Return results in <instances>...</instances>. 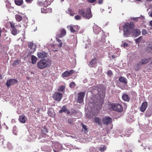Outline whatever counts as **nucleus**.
<instances>
[{"label":"nucleus","mask_w":152,"mask_h":152,"mask_svg":"<svg viewBox=\"0 0 152 152\" xmlns=\"http://www.w3.org/2000/svg\"><path fill=\"white\" fill-rule=\"evenodd\" d=\"M58 42L59 43V44L58 45L59 47H61L62 46V42L61 40H60L59 39H58L56 38Z\"/></svg>","instance_id":"nucleus-50"},{"label":"nucleus","mask_w":152,"mask_h":152,"mask_svg":"<svg viewBox=\"0 0 152 152\" xmlns=\"http://www.w3.org/2000/svg\"><path fill=\"white\" fill-rule=\"evenodd\" d=\"M18 120L20 123L24 124L25 123L26 121L27 120V118L25 116L23 115H21L19 116Z\"/></svg>","instance_id":"nucleus-18"},{"label":"nucleus","mask_w":152,"mask_h":152,"mask_svg":"<svg viewBox=\"0 0 152 152\" xmlns=\"http://www.w3.org/2000/svg\"><path fill=\"white\" fill-rule=\"evenodd\" d=\"M42 134L43 137H48V135L46 134V133H48V131L46 127L44 126L42 128Z\"/></svg>","instance_id":"nucleus-19"},{"label":"nucleus","mask_w":152,"mask_h":152,"mask_svg":"<svg viewBox=\"0 0 152 152\" xmlns=\"http://www.w3.org/2000/svg\"><path fill=\"white\" fill-rule=\"evenodd\" d=\"M149 24H150V26H152V20L150 22Z\"/></svg>","instance_id":"nucleus-64"},{"label":"nucleus","mask_w":152,"mask_h":152,"mask_svg":"<svg viewBox=\"0 0 152 152\" xmlns=\"http://www.w3.org/2000/svg\"><path fill=\"white\" fill-rule=\"evenodd\" d=\"M65 87L64 86H61L58 89V90L60 92H62L64 90Z\"/></svg>","instance_id":"nucleus-47"},{"label":"nucleus","mask_w":152,"mask_h":152,"mask_svg":"<svg viewBox=\"0 0 152 152\" xmlns=\"http://www.w3.org/2000/svg\"><path fill=\"white\" fill-rule=\"evenodd\" d=\"M20 62V61L18 60H15L13 63L12 64V65L13 66H15L19 64Z\"/></svg>","instance_id":"nucleus-42"},{"label":"nucleus","mask_w":152,"mask_h":152,"mask_svg":"<svg viewBox=\"0 0 152 152\" xmlns=\"http://www.w3.org/2000/svg\"><path fill=\"white\" fill-rule=\"evenodd\" d=\"M67 28L68 29L70 30L71 32L73 33L75 32V30H74V28H73V26H67Z\"/></svg>","instance_id":"nucleus-37"},{"label":"nucleus","mask_w":152,"mask_h":152,"mask_svg":"<svg viewBox=\"0 0 152 152\" xmlns=\"http://www.w3.org/2000/svg\"><path fill=\"white\" fill-rule=\"evenodd\" d=\"M89 150L90 152H99L98 149L93 146L90 147Z\"/></svg>","instance_id":"nucleus-33"},{"label":"nucleus","mask_w":152,"mask_h":152,"mask_svg":"<svg viewBox=\"0 0 152 152\" xmlns=\"http://www.w3.org/2000/svg\"><path fill=\"white\" fill-rule=\"evenodd\" d=\"M122 98L124 101L126 102L129 101L130 99L129 96L125 93L123 94Z\"/></svg>","instance_id":"nucleus-22"},{"label":"nucleus","mask_w":152,"mask_h":152,"mask_svg":"<svg viewBox=\"0 0 152 152\" xmlns=\"http://www.w3.org/2000/svg\"><path fill=\"white\" fill-rule=\"evenodd\" d=\"M48 113L49 116L51 117H54L55 115V113L53 110L52 109L49 110L48 111Z\"/></svg>","instance_id":"nucleus-26"},{"label":"nucleus","mask_w":152,"mask_h":152,"mask_svg":"<svg viewBox=\"0 0 152 152\" xmlns=\"http://www.w3.org/2000/svg\"><path fill=\"white\" fill-rule=\"evenodd\" d=\"M62 75L63 77H68L70 75H69L68 71H66L62 74Z\"/></svg>","instance_id":"nucleus-39"},{"label":"nucleus","mask_w":152,"mask_h":152,"mask_svg":"<svg viewBox=\"0 0 152 152\" xmlns=\"http://www.w3.org/2000/svg\"><path fill=\"white\" fill-rule=\"evenodd\" d=\"M104 0H98L97 3L98 4H102L103 3Z\"/></svg>","instance_id":"nucleus-54"},{"label":"nucleus","mask_w":152,"mask_h":152,"mask_svg":"<svg viewBox=\"0 0 152 152\" xmlns=\"http://www.w3.org/2000/svg\"><path fill=\"white\" fill-rule=\"evenodd\" d=\"M10 30L11 33L13 35H15L17 34V30L15 28V24L13 22H10Z\"/></svg>","instance_id":"nucleus-11"},{"label":"nucleus","mask_w":152,"mask_h":152,"mask_svg":"<svg viewBox=\"0 0 152 152\" xmlns=\"http://www.w3.org/2000/svg\"><path fill=\"white\" fill-rule=\"evenodd\" d=\"M73 28H74L75 30V31H76L79 30L80 28V27L77 25L73 26Z\"/></svg>","instance_id":"nucleus-43"},{"label":"nucleus","mask_w":152,"mask_h":152,"mask_svg":"<svg viewBox=\"0 0 152 152\" xmlns=\"http://www.w3.org/2000/svg\"><path fill=\"white\" fill-rule=\"evenodd\" d=\"M142 34L143 35H145L148 33L147 31L146 30L144 29L142 30Z\"/></svg>","instance_id":"nucleus-49"},{"label":"nucleus","mask_w":152,"mask_h":152,"mask_svg":"<svg viewBox=\"0 0 152 152\" xmlns=\"http://www.w3.org/2000/svg\"><path fill=\"white\" fill-rule=\"evenodd\" d=\"M131 133L130 132H129L127 131V132L126 133L125 136H127V137H128L129 135L131 134Z\"/></svg>","instance_id":"nucleus-58"},{"label":"nucleus","mask_w":152,"mask_h":152,"mask_svg":"<svg viewBox=\"0 0 152 152\" xmlns=\"http://www.w3.org/2000/svg\"><path fill=\"white\" fill-rule=\"evenodd\" d=\"M124 29V37H127L131 35L130 31V30L134 27L133 23L131 22L130 23H126L125 25L123 26Z\"/></svg>","instance_id":"nucleus-3"},{"label":"nucleus","mask_w":152,"mask_h":152,"mask_svg":"<svg viewBox=\"0 0 152 152\" xmlns=\"http://www.w3.org/2000/svg\"><path fill=\"white\" fill-rule=\"evenodd\" d=\"M85 94V92H83L78 93L77 101L79 103H80L83 101V98Z\"/></svg>","instance_id":"nucleus-9"},{"label":"nucleus","mask_w":152,"mask_h":152,"mask_svg":"<svg viewBox=\"0 0 152 152\" xmlns=\"http://www.w3.org/2000/svg\"><path fill=\"white\" fill-rule=\"evenodd\" d=\"M75 18L77 20H80L81 19V17L80 15H76L75 16Z\"/></svg>","instance_id":"nucleus-48"},{"label":"nucleus","mask_w":152,"mask_h":152,"mask_svg":"<svg viewBox=\"0 0 152 152\" xmlns=\"http://www.w3.org/2000/svg\"><path fill=\"white\" fill-rule=\"evenodd\" d=\"M28 48H30V53H34L36 50V45L33 43L30 42L28 43Z\"/></svg>","instance_id":"nucleus-10"},{"label":"nucleus","mask_w":152,"mask_h":152,"mask_svg":"<svg viewBox=\"0 0 152 152\" xmlns=\"http://www.w3.org/2000/svg\"><path fill=\"white\" fill-rule=\"evenodd\" d=\"M52 146L54 152H59L62 149V145L58 142L54 143Z\"/></svg>","instance_id":"nucleus-6"},{"label":"nucleus","mask_w":152,"mask_h":152,"mask_svg":"<svg viewBox=\"0 0 152 152\" xmlns=\"http://www.w3.org/2000/svg\"><path fill=\"white\" fill-rule=\"evenodd\" d=\"M41 12L42 13H47L48 12H51V8H48V9L47 8H41Z\"/></svg>","instance_id":"nucleus-27"},{"label":"nucleus","mask_w":152,"mask_h":152,"mask_svg":"<svg viewBox=\"0 0 152 152\" xmlns=\"http://www.w3.org/2000/svg\"><path fill=\"white\" fill-rule=\"evenodd\" d=\"M82 126L84 130L85 131H87V128L86 126L84 124H82Z\"/></svg>","instance_id":"nucleus-52"},{"label":"nucleus","mask_w":152,"mask_h":152,"mask_svg":"<svg viewBox=\"0 0 152 152\" xmlns=\"http://www.w3.org/2000/svg\"><path fill=\"white\" fill-rule=\"evenodd\" d=\"M128 45V44L125 42H124L123 44V46L124 47H126Z\"/></svg>","instance_id":"nucleus-61"},{"label":"nucleus","mask_w":152,"mask_h":152,"mask_svg":"<svg viewBox=\"0 0 152 152\" xmlns=\"http://www.w3.org/2000/svg\"><path fill=\"white\" fill-rule=\"evenodd\" d=\"M145 50L147 52L152 53V45H149L146 48Z\"/></svg>","instance_id":"nucleus-34"},{"label":"nucleus","mask_w":152,"mask_h":152,"mask_svg":"<svg viewBox=\"0 0 152 152\" xmlns=\"http://www.w3.org/2000/svg\"><path fill=\"white\" fill-rule=\"evenodd\" d=\"M118 80L121 82L125 84L127 83L126 79L123 76L120 77L118 79Z\"/></svg>","instance_id":"nucleus-23"},{"label":"nucleus","mask_w":152,"mask_h":152,"mask_svg":"<svg viewBox=\"0 0 152 152\" xmlns=\"http://www.w3.org/2000/svg\"><path fill=\"white\" fill-rule=\"evenodd\" d=\"M139 19L143 20L145 19V18L144 16L142 15H141L140 17L136 18H132V20L135 22L138 21Z\"/></svg>","instance_id":"nucleus-29"},{"label":"nucleus","mask_w":152,"mask_h":152,"mask_svg":"<svg viewBox=\"0 0 152 152\" xmlns=\"http://www.w3.org/2000/svg\"><path fill=\"white\" fill-rule=\"evenodd\" d=\"M64 145L67 147L69 148H72V149H80V148L78 147H77L75 145H72V144L69 143L65 144Z\"/></svg>","instance_id":"nucleus-24"},{"label":"nucleus","mask_w":152,"mask_h":152,"mask_svg":"<svg viewBox=\"0 0 152 152\" xmlns=\"http://www.w3.org/2000/svg\"><path fill=\"white\" fill-rule=\"evenodd\" d=\"M67 110L68 109L66 107L65 105H64L62 107L61 109L59 110V112L60 113H62L63 112L66 113Z\"/></svg>","instance_id":"nucleus-28"},{"label":"nucleus","mask_w":152,"mask_h":152,"mask_svg":"<svg viewBox=\"0 0 152 152\" xmlns=\"http://www.w3.org/2000/svg\"><path fill=\"white\" fill-rule=\"evenodd\" d=\"M97 63V58H93L90 61L89 66L90 67H94L96 66Z\"/></svg>","instance_id":"nucleus-14"},{"label":"nucleus","mask_w":152,"mask_h":152,"mask_svg":"<svg viewBox=\"0 0 152 152\" xmlns=\"http://www.w3.org/2000/svg\"><path fill=\"white\" fill-rule=\"evenodd\" d=\"M107 149V147L104 145H102L99 147V150L101 152H104Z\"/></svg>","instance_id":"nucleus-31"},{"label":"nucleus","mask_w":152,"mask_h":152,"mask_svg":"<svg viewBox=\"0 0 152 152\" xmlns=\"http://www.w3.org/2000/svg\"><path fill=\"white\" fill-rule=\"evenodd\" d=\"M46 142H47L48 144L50 145H52L53 144L52 141L50 140H47Z\"/></svg>","instance_id":"nucleus-51"},{"label":"nucleus","mask_w":152,"mask_h":152,"mask_svg":"<svg viewBox=\"0 0 152 152\" xmlns=\"http://www.w3.org/2000/svg\"><path fill=\"white\" fill-rule=\"evenodd\" d=\"M132 35L135 37H137L139 36L141 33L139 29H136L134 30H133L132 31Z\"/></svg>","instance_id":"nucleus-16"},{"label":"nucleus","mask_w":152,"mask_h":152,"mask_svg":"<svg viewBox=\"0 0 152 152\" xmlns=\"http://www.w3.org/2000/svg\"><path fill=\"white\" fill-rule=\"evenodd\" d=\"M31 61H32V64H35L37 61V58L36 57L34 56V55H32L31 56Z\"/></svg>","instance_id":"nucleus-36"},{"label":"nucleus","mask_w":152,"mask_h":152,"mask_svg":"<svg viewBox=\"0 0 152 152\" xmlns=\"http://www.w3.org/2000/svg\"><path fill=\"white\" fill-rule=\"evenodd\" d=\"M98 100H97L96 102L95 103V106L94 107H95L98 110H100L102 107V104L104 103V99L103 98L101 97L98 98Z\"/></svg>","instance_id":"nucleus-5"},{"label":"nucleus","mask_w":152,"mask_h":152,"mask_svg":"<svg viewBox=\"0 0 152 152\" xmlns=\"http://www.w3.org/2000/svg\"><path fill=\"white\" fill-rule=\"evenodd\" d=\"M110 109L119 112L123 111V107L120 104L117 103H112L110 105Z\"/></svg>","instance_id":"nucleus-4"},{"label":"nucleus","mask_w":152,"mask_h":152,"mask_svg":"<svg viewBox=\"0 0 152 152\" xmlns=\"http://www.w3.org/2000/svg\"><path fill=\"white\" fill-rule=\"evenodd\" d=\"M93 28L94 32L95 34H98L100 32L101 30V28L96 25L94 26Z\"/></svg>","instance_id":"nucleus-17"},{"label":"nucleus","mask_w":152,"mask_h":152,"mask_svg":"<svg viewBox=\"0 0 152 152\" xmlns=\"http://www.w3.org/2000/svg\"><path fill=\"white\" fill-rule=\"evenodd\" d=\"M152 115V111L151 110H148L146 112L145 115L147 117H150Z\"/></svg>","instance_id":"nucleus-30"},{"label":"nucleus","mask_w":152,"mask_h":152,"mask_svg":"<svg viewBox=\"0 0 152 152\" xmlns=\"http://www.w3.org/2000/svg\"><path fill=\"white\" fill-rule=\"evenodd\" d=\"M68 122L69 124H71L72 123V121L71 119H69L68 121Z\"/></svg>","instance_id":"nucleus-59"},{"label":"nucleus","mask_w":152,"mask_h":152,"mask_svg":"<svg viewBox=\"0 0 152 152\" xmlns=\"http://www.w3.org/2000/svg\"><path fill=\"white\" fill-rule=\"evenodd\" d=\"M107 74L110 76H111L112 75V72L111 70H109L108 71Z\"/></svg>","instance_id":"nucleus-56"},{"label":"nucleus","mask_w":152,"mask_h":152,"mask_svg":"<svg viewBox=\"0 0 152 152\" xmlns=\"http://www.w3.org/2000/svg\"><path fill=\"white\" fill-rule=\"evenodd\" d=\"M67 13L69 14L70 15L73 16L74 15V13L72 10L70 9H68L67 11Z\"/></svg>","instance_id":"nucleus-40"},{"label":"nucleus","mask_w":152,"mask_h":152,"mask_svg":"<svg viewBox=\"0 0 152 152\" xmlns=\"http://www.w3.org/2000/svg\"><path fill=\"white\" fill-rule=\"evenodd\" d=\"M78 13L84 18L89 19L92 17V15L91 13V9L90 8H88L86 10L85 12L84 9H79L78 11Z\"/></svg>","instance_id":"nucleus-2"},{"label":"nucleus","mask_w":152,"mask_h":152,"mask_svg":"<svg viewBox=\"0 0 152 152\" xmlns=\"http://www.w3.org/2000/svg\"><path fill=\"white\" fill-rule=\"evenodd\" d=\"M102 121L103 124L105 125L110 124L112 123V119L110 117H105L102 118Z\"/></svg>","instance_id":"nucleus-8"},{"label":"nucleus","mask_w":152,"mask_h":152,"mask_svg":"<svg viewBox=\"0 0 152 152\" xmlns=\"http://www.w3.org/2000/svg\"><path fill=\"white\" fill-rule=\"evenodd\" d=\"M51 65V60L48 59H43L40 60L37 63V67L40 69H43L45 68L49 67Z\"/></svg>","instance_id":"nucleus-1"},{"label":"nucleus","mask_w":152,"mask_h":152,"mask_svg":"<svg viewBox=\"0 0 152 152\" xmlns=\"http://www.w3.org/2000/svg\"><path fill=\"white\" fill-rule=\"evenodd\" d=\"M15 2L16 5L18 6L21 5L23 4V0H15Z\"/></svg>","instance_id":"nucleus-35"},{"label":"nucleus","mask_w":152,"mask_h":152,"mask_svg":"<svg viewBox=\"0 0 152 152\" xmlns=\"http://www.w3.org/2000/svg\"><path fill=\"white\" fill-rule=\"evenodd\" d=\"M141 39L142 37H139L138 38L135 40V42L136 43L138 44L140 43L141 40Z\"/></svg>","instance_id":"nucleus-45"},{"label":"nucleus","mask_w":152,"mask_h":152,"mask_svg":"<svg viewBox=\"0 0 152 152\" xmlns=\"http://www.w3.org/2000/svg\"><path fill=\"white\" fill-rule=\"evenodd\" d=\"M18 82L17 80L15 79H11L7 80V82L6 85L8 87H10L12 85H13L17 83Z\"/></svg>","instance_id":"nucleus-13"},{"label":"nucleus","mask_w":152,"mask_h":152,"mask_svg":"<svg viewBox=\"0 0 152 152\" xmlns=\"http://www.w3.org/2000/svg\"><path fill=\"white\" fill-rule=\"evenodd\" d=\"M119 56V54H118L117 55H111L110 54H109V58H110L111 57L113 58H115L116 57H118Z\"/></svg>","instance_id":"nucleus-44"},{"label":"nucleus","mask_w":152,"mask_h":152,"mask_svg":"<svg viewBox=\"0 0 152 152\" xmlns=\"http://www.w3.org/2000/svg\"><path fill=\"white\" fill-rule=\"evenodd\" d=\"M47 141V140L43 139L42 140H41L40 142H42L43 143V142H46Z\"/></svg>","instance_id":"nucleus-62"},{"label":"nucleus","mask_w":152,"mask_h":152,"mask_svg":"<svg viewBox=\"0 0 152 152\" xmlns=\"http://www.w3.org/2000/svg\"><path fill=\"white\" fill-rule=\"evenodd\" d=\"M69 75L72 74L74 72V70H71L69 72H68Z\"/></svg>","instance_id":"nucleus-57"},{"label":"nucleus","mask_w":152,"mask_h":152,"mask_svg":"<svg viewBox=\"0 0 152 152\" xmlns=\"http://www.w3.org/2000/svg\"><path fill=\"white\" fill-rule=\"evenodd\" d=\"M60 34H57V36L59 37H62L65 36L66 34V32L65 30L64 29H62L61 30Z\"/></svg>","instance_id":"nucleus-21"},{"label":"nucleus","mask_w":152,"mask_h":152,"mask_svg":"<svg viewBox=\"0 0 152 152\" xmlns=\"http://www.w3.org/2000/svg\"><path fill=\"white\" fill-rule=\"evenodd\" d=\"M0 98H3L4 100L6 102H7L9 100L8 98L5 97L3 95H2V94L0 95Z\"/></svg>","instance_id":"nucleus-41"},{"label":"nucleus","mask_w":152,"mask_h":152,"mask_svg":"<svg viewBox=\"0 0 152 152\" xmlns=\"http://www.w3.org/2000/svg\"><path fill=\"white\" fill-rule=\"evenodd\" d=\"M149 61V59H142L141 61L139 63H138L137 64V66H138V67H136L135 68V69L136 70H138L139 68V66L140 64H145L147 63Z\"/></svg>","instance_id":"nucleus-15"},{"label":"nucleus","mask_w":152,"mask_h":152,"mask_svg":"<svg viewBox=\"0 0 152 152\" xmlns=\"http://www.w3.org/2000/svg\"><path fill=\"white\" fill-rule=\"evenodd\" d=\"M75 86V84L74 82H72L69 84V86L71 88H74Z\"/></svg>","instance_id":"nucleus-46"},{"label":"nucleus","mask_w":152,"mask_h":152,"mask_svg":"<svg viewBox=\"0 0 152 152\" xmlns=\"http://www.w3.org/2000/svg\"><path fill=\"white\" fill-rule=\"evenodd\" d=\"M62 97V95L61 93L58 92H55L53 96V99L57 101L60 102Z\"/></svg>","instance_id":"nucleus-7"},{"label":"nucleus","mask_w":152,"mask_h":152,"mask_svg":"<svg viewBox=\"0 0 152 152\" xmlns=\"http://www.w3.org/2000/svg\"><path fill=\"white\" fill-rule=\"evenodd\" d=\"M147 104V103L146 102H144L142 103L141 107L140 108L141 111L143 112L145 110Z\"/></svg>","instance_id":"nucleus-20"},{"label":"nucleus","mask_w":152,"mask_h":152,"mask_svg":"<svg viewBox=\"0 0 152 152\" xmlns=\"http://www.w3.org/2000/svg\"><path fill=\"white\" fill-rule=\"evenodd\" d=\"M15 18L16 20L19 22L22 19V16L19 15H15Z\"/></svg>","instance_id":"nucleus-38"},{"label":"nucleus","mask_w":152,"mask_h":152,"mask_svg":"<svg viewBox=\"0 0 152 152\" xmlns=\"http://www.w3.org/2000/svg\"><path fill=\"white\" fill-rule=\"evenodd\" d=\"M87 1L90 3H93L95 2L96 0H86Z\"/></svg>","instance_id":"nucleus-53"},{"label":"nucleus","mask_w":152,"mask_h":152,"mask_svg":"<svg viewBox=\"0 0 152 152\" xmlns=\"http://www.w3.org/2000/svg\"><path fill=\"white\" fill-rule=\"evenodd\" d=\"M94 118L95 122L96 124H97L99 126H101L102 125L101 119L99 118L98 117H95Z\"/></svg>","instance_id":"nucleus-25"},{"label":"nucleus","mask_w":152,"mask_h":152,"mask_svg":"<svg viewBox=\"0 0 152 152\" xmlns=\"http://www.w3.org/2000/svg\"><path fill=\"white\" fill-rule=\"evenodd\" d=\"M37 56L39 58H43L48 57V53L44 51H39L37 53Z\"/></svg>","instance_id":"nucleus-12"},{"label":"nucleus","mask_w":152,"mask_h":152,"mask_svg":"<svg viewBox=\"0 0 152 152\" xmlns=\"http://www.w3.org/2000/svg\"><path fill=\"white\" fill-rule=\"evenodd\" d=\"M16 127L14 126L13 128V133L15 135H16L17 134V132L15 130V128Z\"/></svg>","instance_id":"nucleus-55"},{"label":"nucleus","mask_w":152,"mask_h":152,"mask_svg":"<svg viewBox=\"0 0 152 152\" xmlns=\"http://www.w3.org/2000/svg\"><path fill=\"white\" fill-rule=\"evenodd\" d=\"M149 15H150V16L152 17V11H151V12H149Z\"/></svg>","instance_id":"nucleus-63"},{"label":"nucleus","mask_w":152,"mask_h":152,"mask_svg":"<svg viewBox=\"0 0 152 152\" xmlns=\"http://www.w3.org/2000/svg\"><path fill=\"white\" fill-rule=\"evenodd\" d=\"M32 1L33 0H26V1L28 3H31Z\"/></svg>","instance_id":"nucleus-60"},{"label":"nucleus","mask_w":152,"mask_h":152,"mask_svg":"<svg viewBox=\"0 0 152 152\" xmlns=\"http://www.w3.org/2000/svg\"><path fill=\"white\" fill-rule=\"evenodd\" d=\"M51 3L50 0H46L43 3V6L44 7H47L50 5Z\"/></svg>","instance_id":"nucleus-32"}]
</instances>
